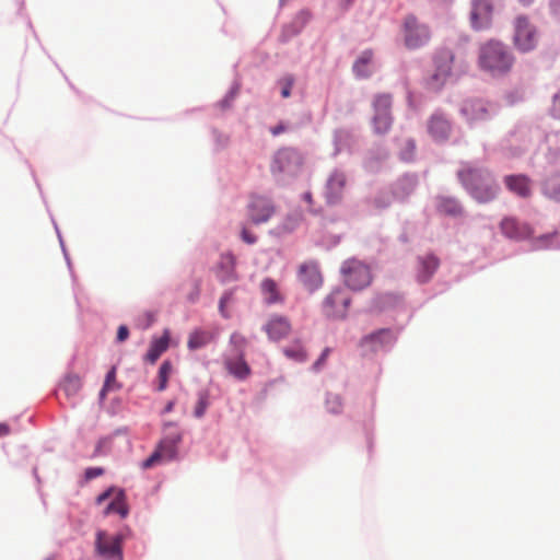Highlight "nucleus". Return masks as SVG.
Returning <instances> with one entry per match:
<instances>
[{
    "label": "nucleus",
    "mask_w": 560,
    "mask_h": 560,
    "mask_svg": "<svg viewBox=\"0 0 560 560\" xmlns=\"http://www.w3.org/2000/svg\"><path fill=\"white\" fill-rule=\"evenodd\" d=\"M435 207L440 213L448 217H458L463 213V207L455 197L439 196Z\"/></svg>",
    "instance_id": "2f4dec72"
},
{
    "label": "nucleus",
    "mask_w": 560,
    "mask_h": 560,
    "mask_svg": "<svg viewBox=\"0 0 560 560\" xmlns=\"http://www.w3.org/2000/svg\"><path fill=\"white\" fill-rule=\"evenodd\" d=\"M241 237H242V241L245 242L246 244H249V245H253L257 242V237L255 234H253L250 231H248L247 229H243L242 232H241Z\"/></svg>",
    "instance_id": "13d9d810"
},
{
    "label": "nucleus",
    "mask_w": 560,
    "mask_h": 560,
    "mask_svg": "<svg viewBox=\"0 0 560 560\" xmlns=\"http://www.w3.org/2000/svg\"><path fill=\"white\" fill-rule=\"evenodd\" d=\"M170 347V331L164 330L163 335L158 338H153L150 342L149 349L144 355V360L154 364L159 358Z\"/></svg>",
    "instance_id": "bb28decb"
},
{
    "label": "nucleus",
    "mask_w": 560,
    "mask_h": 560,
    "mask_svg": "<svg viewBox=\"0 0 560 560\" xmlns=\"http://www.w3.org/2000/svg\"><path fill=\"white\" fill-rule=\"evenodd\" d=\"M552 237V234H544L541 235L540 237L537 238L536 241V247L537 248H542V247H549V245L547 244L548 241Z\"/></svg>",
    "instance_id": "052dcab7"
},
{
    "label": "nucleus",
    "mask_w": 560,
    "mask_h": 560,
    "mask_svg": "<svg viewBox=\"0 0 560 560\" xmlns=\"http://www.w3.org/2000/svg\"><path fill=\"white\" fill-rule=\"evenodd\" d=\"M81 380L77 374H68L59 384L57 395L63 393L66 397L71 398L75 396L81 388Z\"/></svg>",
    "instance_id": "f704fd0d"
},
{
    "label": "nucleus",
    "mask_w": 560,
    "mask_h": 560,
    "mask_svg": "<svg viewBox=\"0 0 560 560\" xmlns=\"http://www.w3.org/2000/svg\"><path fill=\"white\" fill-rule=\"evenodd\" d=\"M326 409L329 413L339 415L342 411V398L338 394L327 393L326 394Z\"/></svg>",
    "instance_id": "37998d69"
},
{
    "label": "nucleus",
    "mask_w": 560,
    "mask_h": 560,
    "mask_svg": "<svg viewBox=\"0 0 560 560\" xmlns=\"http://www.w3.org/2000/svg\"><path fill=\"white\" fill-rule=\"evenodd\" d=\"M334 156L338 155L343 151H350L352 145L354 144V136L353 133L345 128H340L335 130L334 132Z\"/></svg>",
    "instance_id": "c756f323"
},
{
    "label": "nucleus",
    "mask_w": 560,
    "mask_h": 560,
    "mask_svg": "<svg viewBox=\"0 0 560 560\" xmlns=\"http://www.w3.org/2000/svg\"><path fill=\"white\" fill-rule=\"evenodd\" d=\"M10 425L5 422H0V438L7 436L10 434Z\"/></svg>",
    "instance_id": "338daca9"
},
{
    "label": "nucleus",
    "mask_w": 560,
    "mask_h": 560,
    "mask_svg": "<svg viewBox=\"0 0 560 560\" xmlns=\"http://www.w3.org/2000/svg\"><path fill=\"white\" fill-rule=\"evenodd\" d=\"M532 179L526 174H509L503 177L505 188L521 199H528L533 195Z\"/></svg>",
    "instance_id": "2eb2a0df"
},
{
    "label": "nucleus",
    "mask_w": 560,
    "mask_h": 560,
    "mask_svg": "<svg viewBox=\"0 0 560 560\" xmlns=\"http://www.w3.org/2000/svg\"><path fill=\"white\" fill-rule=\"evenodd\" d=\"M183 441L180 432L167 433L159 443L158 448L167 460H175L178 456V445Z\"/></svg>",
    "instance_id": "a878e982"
},
{
    "label": "nucleus",
    "mask_w": 560,
    "mask_h": 560,
    "mask_svg": "<svg viewBox=\"0 0 560 560\" xmlns=\"http://www.w3.org/2000/svg\"><path fill=\"white\" fill-rule=\"evenodd\" d=\"M515 58L509 46L500 40L490 39L480 46L478 62L481 70L498 78L509 73Z\"/></svg>",
    "instance_id": "f03ea898"
},
{
    "label": "nucleus",
    "mask_w": 560,
    "mask_h": 560,
    "mask_svg": "<svg viewBox=\"0 0 560 560\" xmlns=\"http://www.w3.org/2000/svg\"><path fill=\"white\" fill-rule=\"evenodd\" d=\"M450 80V78L433 70V72L425 79V88L432 92H440Z\"/></svg>",
    "instance_id": "ea45409f"
},
{
    "label": "nucleus",
    "mask_w": 560,
    "mask_h": 560,
    "mask_svg": "<svg viewBox=\"0 0 560 560\" xmlns=\"http://www.w3.org/2000/svg\"><path fill=\"white\" fill-rule=\"evenodd\" d=\"M304 158L298 149L284 147L273 154L270 171L279 184L288 185L301 173Z\"/></svg>",
    "instance_id": "7ed1b4c3"
},
{
    "label": "nucleus",
    "mask_w": 560,
    "mask_h": 560,
    "mask_svg": "<svg viewBox=\"0 0 560 560\" xmlns=\"http://www.w3.org/2000/svg\"><path fill=\"white\" fill-rule=\"evenodd\" d=\"M119 489L120 488H116L115 486H110V487L106 488L103 492H101L96 497V504H102L103 502H105L106 500L112 498L114 494L116 495L117 490H119Z\"/></svg>",
    "instance_id": "603ef678"
},
{
    "label": "nucleus",
    "mask_w": 560,
    "mask_h": 560,
    "mask_svg": "<svg viewBox=\"0 0 560 560\" xmlns=\"http://www.w3.org/2000/svg\"><path fill=\"white\" fill-rule=\"evenodd\" d=\"M299 279L310 292H314L323 284L322 275L315 264L301 265Z\"/></svg>",
    "instance_id": "412c9836"
},
{
    "label": "nucleus",
    "mask_w": 560,
    "mask_h": 560,
    "mask_svg": "<svg viewBox=\"0 0 560 560\" xmlns=\"http://www.w3.org/2000/svg\"><path fill=\"white\" fill-rule=\"evenodd\" d=\"M261 289L269 296L266 299L268 304H275L280 301V296L277 291V283L270 278H266L261 282Z\"/></svg>",
    "instance_id": "79ce46f5"
},
{
    "label": "nucleus",
    "mask_w": 560,
    "mask_h": 560,
    "mask_svg": "<svg viewBox=\"0 0 560 560\" xmlns=\"http://www.w3.org/2000/svg\"><path fill=\"white\" fill-rule=\"evenodd\" d=\"M405 46L415 50L425 46L431 37L429 27L422 24L418 19L410 14L405 18L402 25Z\"/></svg>",
    "instance_id": "6e6552de"
},
{
    "label": "nucleus",
    "mask_w": 560,
    "mask_h": 560,
    "mask_svg": "<svg viewBox=\"0 0 560 560\" xmlns=\"http://www.w3.org/2000/svg\"><path fill=\"white\" fill-rule=\"evenodd\" d=\"M402 303V296L396 293L387 292L376 295L372 300L371 310L384 312L387 310L399 307Z\"/></svg>",
    "instance_id": "cd10ccee"
},
{
    "label": "nucleus",
    "mask_w": 560,
    "mask_h": 560,
    "mask_svg": "<svg viewBox=\"0 0 560 560\" xmlns=\"http://www.w3.org/2000/svg\"><path fill=\"white\" fill-rule=\"evenodd\" d=\"M417 262L418 264L416 279L417 282L420 284L428 283L432 279L441 264L440 258L433 253H428L423 256H418Z\"/></svg>",
    "instance_id": "f3484780"
},
{
    "label": "nucleus",
    "mask_w": 560,
    "mask_h": 560,
    "mask_svg": "<svg viewBox=\"0 0 560 560\" xmlns=\"http://www.w3.org/2000/svg\"><path fill=\"white\" fill-rule=\"evenodd\" d=\"M331 352V349L326 347L320 355L318 357V359L312 364L311 366V371L317 373L322 370L323 365L325 364L329 353Z\"/></svg>",
    "instance_id": "09e8293b"
},
{
    "label": "nucleus",
    "mask_w": 560,
    "mask_h": 560,
    "mask_svg": "<svg viewBox=\"0 0 560 560\" xmlns=\"http://www.w3.org/2000/svg\"><path fill=\"white\" fill-rule=\"evenodd\" d=\"M351 304V298L348 295L347 291L345 290L343 295L340 301V307H338V311L345 312V318L347 317V311Z\"/></svg>",
    "instance_id": "bf43d9fd"
},
{
    "label": "nucleus",
    "mask_w": 560,
    "mask_h": 560,
    "mask_svg": "<svg viewBox=\"0 0 560 560\" xmlns=\"http://www.w3.org/2000/svg\"><path fill=\"white\" fill-rule=\"evenodd\" d=\"M210 406V390L208 388L199 389L197 393V401L194 408V417L201 419Z\"/></svg>",
    "instance_id": "e433bc0d"
},
{
    "label": "nucleus",
    "mask_w": 560,
    "mask_h": 560,
    "mask_svg": "<svg viewBox=\"0 0 560 560\" xmlns=\"http://www.w3.org/2000/svg\"><path fill=\"white\" fill-rule=\"evenodd\" d=\"M452 125L442 110H435L429 118L428 132L435 142L448 140Z\"/></svg>",
    "instance_id": "4468645a"
},
{
    "label": "nucleus",
    "mask_w": 560,
    "mask_h": 560,
    "mask_svg": "<svg viewBox=\"0 0 560 560\" xmlns=\"http://www.w3.org/2000/svg\"><path fill=\"white\" fill-rule=\"evenodd\" d=\"M373 58L371 49L363 50L352 65V72L357 79H369L372 72L369 69Z\"/></svg>",
    "instance_id": "473e14b6"
},
{
    "label": "nucleus",
    "mask_w": 560,
    "mask_h": 560,
    "mask_svg": "<svg viewBox=\"0 0 560 560\" xmlns=\"http://www.w3.org/2000/svg\"><path fill=\"white\" fill-rule=\"evenodd\" d=\"M345 288L336 287L323 301L322 311L328 319H345V312L338 311Z\"/></svg>",
    "instance_id": "a211bd4d"
},
{
    "label": "nucleus",
    "mask_w": 560,
    "mask_h": 560,
    "mask_svg": "<svg viewBox=\"0 0 560 560\" xmlns=\"http://www.w3.org/2000/svg\"><path fill=\"white\" fill-rule=\"evenodd\" d=\"M226 302H222V300H219V312L224 318H229V314L226 312Z\"/></svg>",
    "instance_id": "774afa93"
},
{
    "label": "nucleus",
    "mask_w": 560,
    "mask_h": 560,
    "mask_svg": "<svg viewBox=\"0 0 560 560\" xmlns=\"http://www.w3.org/2000/svg\"><path fill=\"white\" fill-rule=\"evenodd\" d=\"M450 80V78L433 70V72L425 79V88L432 92H440Z\"/></svg>",
    "instance_id": "58836bf2"
},
{
    "label": "nucleus",
    "mask_w": 560,
    "mask_h": 560,
    "mask_svg": "<svg viewBox=\"0 0 560 560\" xmlns=\"http://www.w3.org/2000/svg\"><path fill=\"white\" fill-rule=\"evenodd\" d=\"M126 499H127L126 491L124 489L117 490L116 495L106 505V508L104 510V515H109V514L116 513L121 518H126L129 514V506L126 502Z\"/></svg>",
    "instance_id": "7c9ffc66"
},
{
    "label": "nucleus",
    "mask_w": 560,
    "mask_h": 560,
    "mask_svg": "<svg viewBox=\"0 0 560 560\" xmlns=\"http://www.w3.org/2000/svg\"><path fill=\"white\" fill-rule=\"evenodd\" d=\"M154 322V315L151 312H147L141 318L137 320V326L141 329L149 328Z\"/></svg>",
    "instance_id": "864d4df0"
},
{
    "label": "nucleus",
    "mask_w": 560,
    "mask_h": 560,
    "mask_svg": "<svg viewBox=\"0 0 560 560\" xmlns=\"http://www.w3.org/2000/svg\"><path fill=\"white\" fill-rule=\"evenodd\" d=\"M394 200L395 197L392 194L390 189L381 188L375 192L374 196L365 197L364 203L377 211H383L388 209Z\"/></svg>",
    "instance_id": "c85d7f7f"
},
{
    "label": "nucleus",
    "mask_w": 560,
    "mask_h": 560,
    "mask_svg": "<svg viewBox=\"0 0 560 560\" xmlns=\"http://www.w3.org/2000/svg\"><path fill=\"white\" fill-rule=\"evenodd\" d=\"M457 178L468 196L478 203L495 200L501 189L494 174L486 167H472L466 163L457 171Z\"/></svg>",
    "instance_id": "f257e3e1"
},
{
    "label": "nucleus",
    "mask_w": 560,
    "mask_h": 560,
    "mask_svg": "<svg viewBox=\"0 0 560 560\" xmlns=\"http://www.w3.org/2000/svg\"><path fill=\"white\" fill-rule=\"evenodd\" d=\"M551 115L560 119V90L552 96Z\"/></svg>",
    "instance_id": "6e6d98bb"
},
{
    "label": "nucleus",
    "mask_w": 560,
    "mask_h": 560,
    "mask_svg": "<svg viewBox=\"0 0 560 560\" xmlns=\"http://www.w3.org/2000/svg\"><path fill=\"white\" fill-rule=\"evenodd\" d=\"M212 334L201 328L195 329L188 337L187 347L189 350H198L210 343Z\"/></svg>",
    "instance_id": "c9c22d12"
},
{
    "label": "nucleus",
    "mask_w": 560,
    "mask_h": 560,
    "mask_svg": "<svg viewBox=\"0 0 560 560\" xmlns=\"http://www.w3.org/2000/svg\"><path fill=\"white\" fill-rule=\"evenodd\" d=\"M124 532L109 535L107 532L98 529L95 533V553L104 560H124Z\"/></svg>",
    "instance_id": "39448f33"
},
{
    "label": "nucleus",
    "mask_w": 560,
    "mask_h": 560,
    "mask_svg": "<svg viewBox=\"0 0 560 560\" xmlns=\"http://www.w3.org/2000/svg\"><path fill=\"white\" fill-rule=\"evenodd\" d=\"M513 33V44L515 48L522 52L527 54L534 50L537 46V28L529 22V19L522 14L515 18Z\"/></svg>",
    "instance_id": "423d86ee"
},
{
    "label": "nucleus",
    "mask_w": 560,
    "mask_h": 560,
    "mask_svg": "<svg viewBox=\"0 0 560 560\" xmlns=\"http://www.w3.org/2000/svg\"><path fill=\"white\" fill-rule=\"evenodd\" d=\"M340 272L343 276L345 284L352 291H361L372 282L369 265L354 257L342 262Z\"/></svg>",
    "instance_id": "20e7f679"
},
{
    "label": "nucleus",
    "mask_w": 560,
    "mask_h": 560,
    "mask_svg": "<svg viewBox=\"0 0 560 560\" xmlns=\"http://www.w3.org/2000/svg\"><path fill=\"white\" fill-rule=\"evenodd\" d=\"M345 186L346 174L341 170L335 168L328 176L324 188V198L328 206H336L341 201Z\"/></svg>",
    "instance_id": "f8f14e48"
},
{
    "label": "nucleus",
    "mask_w": 560,
    "mask_h": 560,
    "mask_svg": "<svg viewBox=\"0 0 560 560\" xmlns=\"http://www.w3.org/2000/svg\"><path fill=\"white\" fill-rule=\"evenodd\" d=\"M117 368L113 365L106 373L104 380V389L117 390L121 388V384L116 380Z\"/></svg>",
    "instance_id": "a18cd8bd"
},
{
    "label": "nucleus",
    "mask_w": 560,
    "mask_h": 560,
    "mask_svg": "<svg viewBox=\"0 0 560 560\" xmlns=\"http://www.w3.org/2000/svg\"><path fill=\"white\" fill-rule=\"evenodd\" d=\"M549 9L552 14H559L560 13V0H550L549 1Z\"/></svg>",
    "instance_id": "0e129e2a"
},
{
    "label": "nucleus",
    "mask_w": 560,
    "mask_h": 560,
    "mask_svg": "<svg viewBox=\"0 0 560 560\" xmlns=\"http://www.w3.org/2000/svg\"><path fill=\"white\" fill-rule=\"evenodd\" d=\"M212 137L215 142V145L218 149L224 148L229 142V137L222 132H220L218 129H212Z\"/></svg>",
    "instance_id": "8fccbe9b"
},
{
    "label": "nucleus",
    "mask_w": 560,
    "mask_h": 560,
    "mask_svg": "<svg viewBox=\"0 0 560 560\" xmlns=\"http://www.w3.org/2000/svg\"><path fill=\"white\" fill-rule=\"evenodd\" d=\"M416 151V142L413 139H408L405 143V147L401 149L399 153V158L404 162H411L413 161Z\"/></svg>",
    "instance_id": "49530a36"
},
{
    "label": "nucleus",
    "mask_w": 560,
    "mask_h": 560,
    "mask_svg": "<svg viewBox=\"0 0 560 560\" xmlns=\"http://www.w3.org/2000/svg\"><path fill=\"white\" fill-rule=\"evenodd\" d=\"M282 353L296 363H303L307 360V352L300 339H295L290 345L282 347Z\"/></svg>",
    "instance_id": "72a5a7b5"
},
{
    "label": "nucleus",
    "mask_w": 560,
    "mask_h": 560,
    "mask_svg": "<svg viewBox=\"0 0 560 560\" xmlns=\"http://www.w3.org/2000/svg\"><path fill=\"white\" fill-rule=\"evenodd\" d=\"M454 60L455 55L450 48L439 49L433 56V70L452 79Z\"/></svg>",
    "instance_id": "5701e85b"
},
{
    "label": "nucleus",
    "mask_w": 560,
    "mask_h": 560,
    "mask_svg": "<svg viewBox=\"0 0 560 560\" xmlns=\"http://www.w3.org/2000/svg\"><path fill=\"white\" fill-rule=\"evenodd\" d=\"M236 258L232 253L222 254L218 264L217 278L221 283L237 280Z\"/></svg>",
    "instance_id": "4be33fe9"
},
{
    "label": "nucleus",
    "mask_w": 560,
    "mask_h": 560,
    "mask_svg": "<svg viewBox=\"0 0 560 560\" xmlns=\"http://www.w3.org/2000/svg\"><path fill=\"white\" fill-rule=\"evenodd\" d=\"M130 331L128 326L120 325L117 329L116 341L118 343L125 342L129 338Z\"/></svg>",
    "instance_id": "4d7b16f0"
},
{
    "label": "nucleus",
    "mask_w": 560,
    "mask_h": 560,
    "mask_svg": "<svg viewBox=\"0 0 560 560\" xmlns=\"http://www.w3.org/2000/svg\"><path fill=\"white\" fill-rule=\"evenodd\" d=\"M397 341V334L390 328H380L362 337L360 347L364 352L389 351Z\"/></svg>",
    "instance_id": "1a4fd4ad"
},
{
    "label": "nucleus",
    "mask_w": 560,
    "mask_h": 560,
    "mask_svg": "<svg viewBox=\"0 0 560 560\" xmlns=\"http://www.w3.org/2000/svg\"><path fill=\"white\" fill-rule=\"evenodd\" d=\"M393 97L389 93L377 94L373 101L374 115L372 118L373 130L376 135H385L389 131L392 117Z\"/></svg>",
    "instance_id": "0eeeda50"
},
{
    "label": "nucleus",
    "mask_w": 560,
    "mask_h": 560,
    "mask_svg": "<svg viewBox=\"0 0 560 560\" xmlns=\"http://www.w3.org/2000/svg\"><path fill=\"white\" fill-rule=\"evenodd\" d=\"M248 217L254 224H261L272 217L275 206L268 197L253 195L247 206Z\"/></svg>",
    "instance_id": "9b49d317"
},
{
    "label": "nucleus",
    "mask_w": 560,
    "mask_h": 560,
    "mask_svg": "<svg viewBox=\"0 0 560 560\" xmlns=\"http://www.w3.org/2000/svg\"><path fill=\"white\" fill-rule=\"evenodd\" d=\"M285 130H287V125L284 122H279L278 125L270 128V132L275 137L280 136Z\"/></svg>",
    "instance_id": "680f3d73"
},
{
    "label": "nucleus",
    "mask_w": 560,
    "mask_h": 560,
    "mask_svg": "<svg viewBox=\"0 0 560 560\" xmlns=\"http://www.w3.org/2000/svg\"><path fill=\"white\" fill-rule=\"evenodd\" d=\"M500 229L504 236L514 241H523L534 234V230L528 223L522 222L515 217L503 218Z\"/></svg>",
    "instance_id": "ddd939ff"
},
{
    "label": "nucleus",
    "mask_w": 560,
    "mask_h": 560,
    "mask_svg": "<svg viewBox=\"0 0 560 560\" xmlns=\"http://www.w3.org/2000/svg\"><path fill=\"white\" fill-rule=\"evenodd\" d=\"M245 342H246L245 338L237 332H233L230 337V343L234 347V353H237V350L244 351L243 348H244Z\"/></svg>",
    "instance_id": "3c124183"
},
{
    "label": "nucleus",
    "mask_w": 560,
    "mask_h": 560,
    "mask_svg": "<svg viewBox=\"0 0 560 560\" xmlns=\"http://www.w3.org/2000/svg\"><path fill=\"white\" fill-rule=\"evenodd\" d=\"M162 458H165L164 454L161 452V450H159L158 447L154 450V452L149 456L147 457L143 462H142V468L143 469H149V468H152L156 463H159Z\"/></svg>",
    "instance_id": "de8ad7c7"
},
{
    "label": "nucleus",
    "mask_w": 560,
    "mask_h": 560,
    "mask_svg": "<svg viewBox=\"0 0 560 560\" xmlns=\"http://www.w3.org/2000/svg\"><path fill=\"white\" fill-rule=\"evenodd\" d=\"M311 21V12L308 10L299 11L291 22L282 26L279 42L282 44L289 43L293 37L302 33L304 27Z\"/></svg>",
    "instance_id": "dca6fc26"
},
{
    "label": "nucleus",
    "mask_w": 560,
    "mask_h": 560,
    "mask_svg": "<svg viewBox=\"0 0 560 560\" xmlns=\"http://www.w3.org/2000/svg\"><path fill=\"white\" fill-rule=\"evenodd\" d=\"M264 329L270 340L278 341L289 335L291 325L287 317L276 316L264 326Z\"/></svg>",
    "instance_id": "b1692460"
},
{
    "label": "nucleus",
    "mask_w": 560,
    "mask_h": 560,
    "mask_svg": "<svg viewBox=\"0 0 560 560\" xmlns=\"http://www.w3.org/2000/svg\"><path fill=\"white\" fill-rule=\"evenodd\" d=\"M498 105L481 98L467 100L460 107V114L470 121H486L498 114Z\"/></svg>",
    "instance_id": "9d476101"
},
{
    "label": "nucleus",
    "mask_w": 560,
    "mask_h": 560,
    "mask_svg": "<svg viewBox=\"0 0 560 560\" xmlns=\"http://www.w3.org/2000/svg\"><path fill=\"white\" fill-rule=\"evenodd\" d=\"M295 83V77L292 73H285L276 82L280 89V94L283 98H289L292 94V88Z\"/></svg>",
    "instance_id": "a19ab883"
},
{
    "label": "nucleus",
    "mask_w": 560,
    "mask_h": 560,
    "mask_svg": "<svg viewBox=\"0 0 560 560\" xmlns=\"http://www.w3.org/2000/svg\"><path fill=\"white\" fill-rule=\"evenodd\" d=\"M104 474V468L102 467H88L84 470V478L86 481L95 479Z\"/></svg>",
    "instance_id": "5fc2aeb1"
},
{
    "label": "nucleus",
    "mask_w": 560,
    "mask_h": 560,
    "mask_svg": "<svg viewBox=\"0 0 560 560\" xmlns=\"http://www.w3.org/2000/svg\"><path fill=\"white\" fill-rule=\"evenodd\" d=\"M540 192L547 199L560 203V172H553L541 180Z\"/></svg>",
    "instance_id": "393cba45"
},
{
    "label": "nucleus",
    "mask_w": 560,
    "mask_h": 560,
    "mask_svg": "<svg viewBox=\"0 0 560 560\" xmlns=\"http://www.w3.org/2000/svg\"><path fill=\"white\" fill-rule=\"evenodd\" d=\"M172 370H173V365L170 360H164L161 363V365L159 368V372H158V380H159V384L156 386L158 392H163L166 389Z\"/></svg>",
    "instance_id": "4c0bfd02"
},
{
    "label": "nucleus",
    "mask_w": 560,
    "mask_h": 560,
    "mask_svg": "<svg viewBox=\"0 0 560 560\" xmlns=\"http://www.w3.org/2000/svg\"><path fill=\"white\" fill-rule=\"evenodd\" d=\"M240 90V84L234 82L230 90L226 92L225 96L218 102V106L222 109L230 108L234 98L236 97Z\"/></svg>",
    "instance_id": "c03bdc74"
},
{
    "label": "nucleus",
    "mask_w": 560,
    "mask_h": 560,
    "mask_svg": "<svg viewBox=\"0 0 560 560\" xmlns=\"http://www.w3.org/2000/svg\"><path fill=\"white\" fill-rule=\"evenodd\" d=\"M418 185L417 174L406 173L390 187V191L397 201H405L415 191Z\"/></svg>",
    "instance_id": "6ab92c4d"
},
{
    "label": "nucleus",
    "mask_w": 560,
    "mask_h": 560,
    "mask_svg": "<svg viewBox=\"0 0 560 560\" xmlns=\"http://www.w3.org/2000/svg\"><path fill=\"white\" fill-rule=\"evenodd\" d=\"M224 366L238 381L246 380L252 373L250 366L245 361L243 350H237L234 358H224Z\"/></svg>",
    "instance_id": "aec40b11"
},
{
    "label": "nucleus",
    "mask_w": 560,
    "mask_h": 560,
    "mask_svg": "<svg viewBox=\"0 0 560 560\" xmlns=\"http://www.w3.org/2000/svg\"><path fill=\"white\" fill-rule=\"evenodd\" d=\"M235 290L236 289H229V290L224 291L220 298L222 300V302H226V304L230 303L234 296Z\"/></svg>",
    "instance_id": "e2e57ef3"
},
{
    "label": "nucleus",
    "mask_w": 560,
    "mask_h": 560,
    "mask_svg": "<svg viewBox=\"0 0 560 560\" xmlns=\"http://www.w3.org/2000/svg\"><path fill=\"white\" fill-rule=\"evenodd\" d=\"M354 2H355V0H340L339 7L342 11L347 12L352 8Z\"/></svg>",
    "instance_id": "69168bd1"
}]
</instances>
